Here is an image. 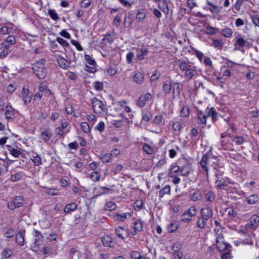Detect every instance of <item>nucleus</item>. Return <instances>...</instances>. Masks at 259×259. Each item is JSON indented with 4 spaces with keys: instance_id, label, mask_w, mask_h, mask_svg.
I'll return each mask as SVG.
<instances>
[{
    "instance_id": "obj_4",
    "label": "nucleus",
    "mask_w": 259,
    "mask_h": 259,
    "mask_svg": "<svg viewBox=\"0 0 259 259\" xmlns=\"http://www.w3.org/2000/svg\"><path fill=\"white\" fill-rule=\"evenodd\" d=\"M201 219L207 221L213 215V210L211 207L205 206L201 208L200 210Z\"/></svg>"
},
{
    "instance_id": "obj_37",
    "label": "nucleus",
    "mask_w": 259,
    "mask_h": 259,
    "mask_svg": "<svg viewBox=\"0 0 259 259\" xmlns=\"http://www.w3.org/2000/svg\"><path fill=\"white\" fill-rule=\"evenodd\" d=\"M218 29L208 25L206 28V31L209 34H215L217 33Z\"/></svg>"
},
{
    "instance_id": "obj_17",
    "label": "nucleus",
    "mask_w": 259,
    "mask_h": 259,
    "mask_svg": "<svg viewBox=\"0 0 259 259\" xmlns=\"http://www.w3.org/2000/svg\"><path fill=\"white\" fill-rule=\"evenodd\" d=\"M172 89L171 81L170 80H166L163 83L162 87V90L165 94H168L170 92Z\"/></svg>"
},
{
    "instance_id": "obj_64",
    "label": "nucleus",
    "mask_w": 259,
    "mask_h": 259,
    "mask_svg": "<svg viewBox=\"0 0 259 259\" xmlns=\"http://www.w3.org/2000/svg\"><path fill=\"white\" fill-rule=\"evenodd\" d=\"M172 127L175 131H179L182 128V125L179 121H177L173 123Z\"/></svg>"
},
{
    "instance_id": "obj_58",
    "label": "nucleus",
    "mask_w": 259,
    "mask_h": 259,
    "mask_svg": "<svg viewBox=\"0 0 259 259\" xmlns=\"http://www.w3.org/2000/svg\"><path fill=\"white\" fill-rule=\"evenodd\" d=\"M57 41L62 45L63 47H68L69 46V44L64 39L61 37H57L56 38Z\"/></svg>"
},
{
    "instance_id": "obj_1",
    "label": "nucleus",
    "mask_w": 259,
    "mask_h": 259,
    "mask_svg": "<svg viewBox=\"0 0 259 259\" xmlns=\"http://www.w3.org/2000/svg\"><path fill=\"white\" fill-rule=\"evenodd\" d=\"M23 204V198L21 196H16L12 201L9 202L7 206L9 209L14 210L22 206Z\"/></svg>"
},
{
    "instance_id": "obj_63",
    "label": "nucleus",
    "mask_w": 259,
    "mask_h": 259,
    "mask_svg": "<svg viewBox=\"0 0 259 259\" xmlns=\"http://www.w3.org/2000/svg\"><path fill=\"white\" fill-rule=\"evenodd\" d=\"M10 153L15 157H18L21 154V152L14 148H11L9 149Z\"/></svg>"
},
{
    "instance_id": "obj_13",
    "label": "nucleus",
    "mask_w": 259,
    "mask_h": 259,
    "mask_svg": "<svg viewBox=\"0 0 259 259\" xmlns=\"http://www.w3.org/2000/svg\"><path fill=\"white\" fill-rule=\"evenodd\" d=\"M101 240L103 245L105 247H113V245H112V239L109 235L104 236L101 238Z\"/></svg>"
},
{
    "instance_id": "obj_44",
    "label": "nucleus",
    "mask_w": 259,
    "mask_h": 259,
    "mask_svg": "<svg viewBox=\"0 0 259 259\" xmlns=\"http://www.w3.org/2000/svg\"><path fill=\"white\" fill-rule=\"evenodd\" d=\"M13 254V250L10 248L4 250L2 254L4 258H9Z\"/></svg>"
},
{
    "instance_id": "obj_27",
    "label": "nucleus",
    "mask_w": 259,
    "mask_h": 259,
    "mask_svg": "<svg viewBox=\"0 0 259 259\" xmlns=\"http://www.w3.org/2000/svg\"><path fill=\"white\" fill-rule=\"evenodd\" d=\"M146 17V13L144 10L142 11H139L136 14V19L139 22H142L144 20Z\"/></svg>"
},
{
    "instance_id": "obj_12",
    "label": "nucleus",
    "mask_w": 259,
    "mask_h": 259,
    "mask_svg": "<svg viewBox=\"0 0 259 259\" xmlns=\"http://www.w3.org/2000/svg\"><path fill=\"white\" fill-rule=\"evenodd\" d=\"M52 137V133L49 128L45 129L40 134V138L45 142L49 141Z\"/></svg>"
},
{
    "instance_id": "obj_22",
    "label": "nucleus",
    "mask_w": 259,
    "mask_h": 259,
    "mask_svg": "<svg viewBox=\"0 0 259 259\" xmlns=\"http://www.w3.org/2000/svg\"><path fill=\"white\" fill-rule=\"evenodd\" d=\"M116 234L118 236V238H120L122 239H124L125 238V237H124L123 235L125 234H127V232L121 227H118L115 229Z\"/></svg>"
},
{
    "instance_id": "obj_8",
    "label": "nucleus",
    "mask_w": 259,
    "mask_h": 259,
    "mask_svg": "<svg viewBox=\"0 0 259 259\" xmlns=\"http://www.w3.org/2000/svg\"><path fill=\"white\" fill-rule=\"evenodd\" d=\"M25 233L24 230H20L15 236V240L17 244L20 246H23L25 244Z\"/></svg>"
},
{
    "instance_id": "obj_43",
    "label": "nucleus",
    "mask_w": 259,
    "mask_h": 259,
    "mask_svg": "<svg viewBox=\"0 0 259 259\" xmlns=\"http://www.w3.org/2000/svg\"><path fill=\"white\" fill-rule=\"evenodd\" d=\"M223 45V41L221 39H214L211 44L212 46L219 49H221Z\"/></svg>"
},
{
    "instance_id": "obj_14",
    "label": "nucleus",
    "mask_w": 259,
    "mask_h": 259,
    "mask_svg": "<svg viewBox=\"0 0 259 259\" xmlns=\"http://www.w3.org/2000/svg\"><path fill=\"white\" fill-rule=\"evenodd\" d=\"M219 237H218L216 239V242L217 245V248L220 251H224L227 249L229 247H231V245L227 242L222 241V242L219 243Z\"/></svg>"
},
{
    "instance_id": "obj_50",
    "label": "nucleus",
    "mask_w": 259,
    "mask_h": 259,
    "mask_svg": "<svg viewBox=\"0 0 259 259\" xmlns=\"http://www.w3.org/2000/svg\"><path fill=\"white\" fill-rule=\"evenodd\" d=\"M122 14H118L114 18L113 21V24L116 27H119L121 21V17Z\"/></svg>"
},
{
    "instance_id": "obj_20",
    "label": "nucleus",
    "mask_w": 259,
    "mask_h": 259,
    "mask_svg": "<svg viewBox=\"0 0 259 259\" xmlns=\"http://www.w3.org/2000/svg\"><path fill=\"white\" fill-rule=\"evenodd\" d=\"M34 233L33 235L35 237L34 243L36 245H38L40 244L38 243V242L41 241L44 237L42 234L36 230H34Z\"/></svg>"
},
{
    "instance_id": "obj_60",
    "label": "nucleus",
    "mask_w": 259,
    "mask_h": 259,
    "mask_svg": "<svg viewBox=\"0 0 259 259\" xmlns=\"http://www.w3.org/2000/svg\"><path fill=\"white\" fill-rule=\"evenodd\" d=\"M105 128V123L103 121H100L98 124L95 127V129L100 132L104 131Z\"/></svg>"
},
{
    "instance_id": "obj_42",
    "label": "nucleus",
    "mask_w": 259,
    "mask_h": 259,
    "mask_svg": "<svg viewBox=\"0 0 259 259\" xmlns=\"http://www.w3.org/2000/svg\"><path fill=\"white\" fill-rule=\"evenodd\" d=\"M100 159L104 163H108L111 162V160H112V158L110 157L109 154H105L102 155L100 157Z\"/></svg>"
},
{
    "instance_id": "obj_48",
    "label": "nucleus",
    "mask_w": 259,
    "mask_h": 259,
    "mask_svg": "<svg viewBox=\"0 0 259 259\" xmlns=\"http://www.w3.org/2000/svg\"><path fill=\"white\" fill-rule=\"evenodd\" d=\"M15 234L14 230L12 228H9L8 230L5 233L4 236L6 238H11L13 237Z\"/></svg>"
},
{
    "instance_id": "obj_54",
    "label": "nucleus",
    "mask_w": 259,
    "mask_h": 259,
    "mask_svg": "<svg viewBox=\"0 0 259 259\" xmlns=\"http://www.w3.org/2000/svg\"><path fill=\"white\" fill-rule=\"evenodd\" d=\"M207 4L208 5L211 7V8H209V10L211 12V13H217L219 12V8L217 6L213 5L212 3L209 1H207Z\"/></svg>"
},
{
    "instance_id": "obj_41",
    "label": "nucleus",
    "mask_w": 259,
    "mask_h": 259,
    "mask_svg": "<svg viewBox=\"0 0 259 259\" xmlns=\"http://www.w3.org/2000/svg\"><path fill=\"white\" fill-rule=\"evenodd\" d=\"M191 67V66L187 64L185 61H182L179 64L180 69L182 71H186Z\"/></svg>"
},
{
    "instance_id": "obj_52",
    "label": "nucleus",
    "mask_w": 259,
    "mask_h": 259,
    "mask_svg": "<svg viewBox=\"0 0 259 259\" xmlns=\"http://www.w3.org/2000/svg\"><path fill=\"white\" fill-rule=\"evenodd\" d=\"M198 118L200 120V123L204 124L206 123L205 113L202 110H199Z\"/></svg>"
},
{
    "instance_id": "obj_51",
    "label": "nucleus",
    "mask_w": 259,
    "mask_h": 259,
    "mask_svg": "<svg viewBox=\"0 0 259 259\" xmlns=\"http://www.w3.org/2000/svg\"><path fill=\"white\" fill-rule=\"evenodd\" d=\"M181 220L182 222L188 223L191 221L192 217L187 214V213H184L181 217Z\"/></svg>"
},
{
    "instance_id": "obj_15",
    "label": "nucleus",
    "mask_w": 259,
    "mask_h": 259,
    "mask_svg": "<svg viewBox=\"0 0 259 259\" xmlns=\"http://www.w3.org/2000/svg\"><path fill=\"white\" fill-rule=\"evenodd\" d=\"M31 160L33 162L34 165L38 166L41 164V158L40 155L36 153H32L31 155Z\"/></svg>"
},
{
    "instance_id": "obj_16",
    "label": "nucleus",
    "mask_w": 259,
    "mask_h": 259,
    "mask_svg": "<svg viewBox=\"0 0 259 259\" xmlns=\"http://www.w3.org/2000/svg\"><path fill=\"white\" fill-rule=\"evenodd\" d=\"M133 79L137 84H140L144 81V75L141 72H137L134 74Z\"/></svg>"
},
{
    "instance_id": "obj_46",
    "label": "nucleus",
    "mask_w": 259,
    "mask_h": 259,
    "mask_svg": "<svg viewBox=\"0 0 259 259\" xmlns=\"http://www.w3.org/2000/svg\"><path fill=\"white\" fill-rule=\"evenodd\" d=\"M85 59L87 62L91 65V66H96V62L94 59H93L90 55H85L84 56Z\"/></svg>"
},
{
    "instance_id": "obj_19",
    "label": "nucleus",
    "mask_w": 259,
    "mask_h": 259,
    "mask_svg": "<svg viewBox=\"0 0 259 259\" xmlns=\"http://www.w3.org/2000/svg\"><path fill=\"white\" fill-rule=\"evenodd\" d=\"M77 204L74 203H70L66 205L64 208V212L65 213H70L71 211L76 209Z\"/></svg>"
},
{
    "instance_id": "obj_21",
    "label": "nucleus",
    "mask_w": 259,
    "mask_h": 259,
    "mask_svg": "<svg viewBox=\"0 0 259 259\" xmlns=\"http://www.w3.org/2000/svg\"><path fill=\"white\" fill-rule=\"evenodd\" d=\"M131 213L128 212L123 213H116L115 217L116 219L118 221H124L126 219H128L131 217Z\"/></svg>"
},
{
    "instance_id": "obj_33",
    "label": "nucleus",
    "mask_w": 259,
    "mask_h": 259,
    "mask_svg": "<svg viewBox=\"0 0 259 259\" xmlns=\"http://www.w3.org/2000/svg\"><path fill=\"white\" fill-rule=\"evenodd\" d=\"M116 207V204L112 201L108 202L105 205V209L107 210H114Z\"/></svg>"
},
{
    "instance_id": "obj_25",
    "label": "nucleus",
    "mask_w": 259,
    "mask_h": 259,
    "mask_svg": "<svg viewBox=\"0 0 259 259\" xmlns=\"http://www.w3.org/2000/svg\"><path fill=\"white\" fill-rule=\"evenodd\" d=\"M259 200L258 196L256 195H251L247 197V202L250 204H254Z\"/></svg>"
},
{
    "instance_id": "obj_5",
    "label": "nucleus",
    "mask_w": 259,
    "mask_h": 259,
    "mask_svg": "<svg viewBox=\"0 0 259 259\" xmlns=\"http://www.w3.org/2000/svg\"><path fill=\"white\" fill-rule=\"evenodd\" d=\"M92 104L94 110L96 109L98 111H100V110L104 111L105 110V106L103 102L96 97L92 99Z\"/></svg>"
},
{
    "instance_id": "obj_40",
    "label": "nucleus",
    "mask_w": 259,
    "mask_h": 259,
    "mask_svg": "<svg viewBox=\"0 0 259 259\" xmlns=\"http://www.w3.org/2000/svg\"><path fill=\"white\" fill-rule=\"evenodd\" d=\"M58 62L60 67L65 69L67 67V61L63 58H60L58 60Z\"/></svg>"
},
{
    "instance_id": "obj_24",
    "label": "nucleus",
    "mask_w": 259,
    "mask_h": 259,
    "mask_svg": "<svg viewBox=\"0 0 259 259\" xmlns=\"http://www.w3.org/2000/svg\"><path fill=\"white\" fill-rule=\"evenodd\" d=\"M196 70L192 66L185 71V76L188 79H191L194 75Z\"/></svg>"
},
{
    "instance_id": "obj_18",
    "label": "nucleus",
    "mask_w": 259,
    "mask_h": 259,
    "mask_svg": "<svg viewBox=\"0 0 259 259\" xmlns=\"http://www.w3.org/2000/svg\"><path fill=\"white\" fill-rule=\"evenodd\" d=\"M158 7L164 13H168V8L167 2L165 0H161L159 2Z\"/></svg>"
},
{
    "instance_id": "obj_28",
    "label": "nucleus",
    "mask_w": 259,
    "mask_h": 259,
    "mask_svg": "<svg viewBox=\"0 0 259 259\" xmlns=\"http://www.w3.org/2000/svg\"><path fill=\"white\" fill-rule=\"evenodd\" d=\"M172 93L174 96L175 94L177 95H179L180 94V84L178 82H175L172 85Z\"/></svg>"
},
{
    "instance_id": "obj_61",
    "label": "nucleus",
    "mask_w": 259,
    "mask_h": 259,
    "mask_svg": "<svg viewBox=\"0 0 259 259\" xmlns=\"http://www.w3.org/2000/svg\"><path fill=\"white\" fill-rule=\"evenodd\" d=\"M55 133L56 135L59 136L61 138H63L64 137V132L61 127H56L55 128Z\"/></svg>"
},
{
    "instance_id": "obj_36",
    "label": "nucleus",
    "mask_w": 259,
    "mask_h": 259,
    "mask_svg": "<svg viewBox=\"0 0 259 259\" xmlns=\"http://www.w3.org/2000/svg\"><path fill=\"white\" fill-rule=\"evenodd\" d=\"M48 14L50 17L54 20L57 21L59 19L58 14L56 12L55 10L50 9L48 11Z\"/></svg>"
},
{
    "instance_id": "obj_53",
    "label": "nucleus",
    "mask_w": 259,
    "mask_h": 259,
    "mask_svg": "<svg viewBox=\"0 0 259 259\" xmlns=\"http://www.w3.org/2000/svg\"><path fill=\"white\" fill-rule=\"evenodd\" d=\"M183 256L182 252L177 251V250H174L172 255V259H181Z\"/></svg>"
},
{
    "instance_id": "obj_3",
    "label": "nucleus",
    "mask_w": 259,
    "mask_h": 259,
    "mask_svg": "<svg viewBox=\"0 0 259 259\" xmlns=\"http://www.w3.org/2000/svg\"><path fill=\"white\" fill-rule=\"evenodd\" d=\"M32 70L35 75L40 79L45 78L47 75V71L44 67L33 65Z\"/></svg>"
},
{
    "instance_id": "obj_35",
    "label": "nucleus",
    "mask_w": 259,
    "mask_h": 259,
    "mask_svg": "<svg viewBox=\"0 0 259 259\" xmlns=\"http://www.w3.org/2000/svg\"><path fill=\"white\" fill-rule=\"evenodd\" d=\"M22 172H18L17 174L12 175L10 180L12 182H16L20 180L22 178Z\"/></svg>"
},
{
    "instance_id": "obj_34",
    "label": "nucleus",
    "mask_w": 259,
    "mask_h": 259,
    "mask_svg": "<svg viewBox=\"0 0 259 259\" xmlns=\"http://www.w3.org/2000/svg\"><path fill=\"white\" fill-rule=\"evenodd\" d=\"M181 170L180 166H174L170 168V170L169 172V177H174V176H176V174L179 172Z\"/></svg>"
},
{
    "instance_id": "obj_49",
    "label": "nucleus",
    "mask_w": 259,
    "mask_h": 259,
    "mask_svg": "<svg viewBox=\"0 0 259 259\" xmlns=\"http://www.w3.org/2000/svg\"><path fill=\"white\" fill-rule=\"evenodd\" d=\"M81 128L82 131L85 133H88L90 131V126L88 122H82L80 124Z\"/></svg>"
},
{
    "instance_id": "obj_31",
    "label": "nucleus",
    "mask_w": 259,
    "mask_h": 259,
    "mask_svg": "<svg viewBox=\"0 0 259 259\" xmlns=\"http://www.w3.org/2000/svg\"><path fill=\"white\" fill-rule=\"evenodd\" d=\"M112 190L109 188L102 187L100 188V191L98 192V196L104 195L105 194L111 193Z\"/></svg>"
},
{
    "instance_id": "obj_6",
    "label": "nucleus",
    "mask_w": 259,
    "mask_h": 259,
    "mask_svg": "<svg viewBox=\"0 0 259 259\" xmlns=\"http://www.w3.org/2000/svg\"><path fill=\"white\" fill-rule=\"evenodd\" d=\"M236 41L234 44V50H240L242 53H244V50L241 49V48L246 46L247 41L241 37H236Z\"/></svg>"
},
{
    "instance_id": "obj_10",
    "label": "nucleus",
    "mask_w": 259,
    "mask_h": 259,
    "mask_svg": "<svg viewBox=\"0 0 259 259\" xmlns=\"http://www.w3.org/2000/svg\"><path fill=\"white\" fill-rule=\"evenodd\" d=\"M22 99L25 104L30 103L31 100L32 95H30L29 90L23 87L22 92Z\"/></svg>"
},
{
    "instance_id": "obj_30",
    "label": "nucleus",
    "mask_w": 259,
    "mask_h": 259,
    "mask_svg": "<svg viewBox=\"0 0 259 259\" xmlns=\"http://www.w3.org/2000/svg\"><path fill=\"white\" fill-rule=\"evenodd\" d=\"M102 43L106 44L107 43H111L113 41V39L110 33H106L102 39Z\"/></svg>"
},
{
    "instance_id": "obj_7",
    "label": "nucleus",
    "mask_w": 259,
    "mask_h": 259,
    "mask_svg": "<svg viewBox=\"0 0 259 259\" xmlns=\"http://www.w3.org/2000/svg\"><path fill=\"white\" fill-rule=\"evenodd\" d=\"M148 52V49L145 47L137 48L136 51V58L137 60L138 61H142L144 60L145 59V56L147 55Z\"/></svg>"
},
{
    "instance_id": "obj_23",
    "label": "nucleus",
    "mask_w": 259,
    "mask_h": 259,
    "mask_svg": "<svg viewBox=\"0 0 259 259\" xmlns=\"http://www.w3.org/2000/svg\"><path fill=\"white\" fill-rule=\"evenodd\" d=\"M170 193V187L169 185H166L163 188L160 190L159 192V197L162 198L165 194H169Z\"/></svg>"
},
{
    "instance_id": "obj_11",
    "label": "nucleus",
    "mask_w": 259,
    "mask_h": 259,
    "mask_svg": "<svg viewBox=\"0 0 259 259\" xmlns=\"http://www.w3.org/2000/svg\"><path fill=\"white\" fill-rule=\"evenodd\" d=\"M143 224L141 220H136L134 223V230L132 232L133 235H136L138 232L142 231L143 230Z\"/></svg>"
},
{
    "instance_id": "obj_59",
    "label": "nucleus",
    "mask_w": 259,
    "mask_h": 259,
    "mask_svg": "<svg viewBox=\"0 0 259 259\" xmlns=\"http://www.w3.org/2000/svg\"><path fill=\"white\" fill-rule=\"evenodd\" d=\"M233 141L237 145H241L243 143L244 139L241 136H236L234 138Z\"/></svg>"
},
{
    "instance_id": "obj_47",
    "label": "nucleus",
    "mask_w": 259,
    "mask_h": 259,
    "mask_svg": "<svg viewBox=\"0 0 259 259\" xmlns=\"http://www.w3.org/2000/svg\"><path fill=\"white\" fill-rule=\"evenodd\" d=\"M211 120L213 123H214L218 120V113L213 107H211Z\"/></svg>"
},
{
    "instance_id": "obj_56",
    "label": "nucleus",
    "mask_w": 259,
    "mask_h": 259,
    "mask_svg": "<svg viewBox=\"0 0 259 259\" xmlns=\"http://www.w3.org/2000/svg\"><path fill=\"white\" fill-rule=\"evenodd\" d=\"M143 149L148 154H151L153 153V149L148 144H145L143 146Z\"/></svg>"
},
{
    "instance_id": "obj_32",
    "label": "nucleus",
    "mask_w": 259,
    "mask_h": 259,
    "mask_svg": "<svg viewBox=\"0 0 259 259\" xmlns=\"http://www.w3.org/2000/svg\"><path fill=\"white\" fill-rule=\"evenodd\" d=\"M215 197V194L212 191H209L205 194V198L206 200L211 202L214 200Z\"/></svg>"
},
{
    "instance_id": "obj_55",
    "label": "nucleus",
    "mask_w": 259,
    "mask_h": 259,
    "mask_svg": "<svg viewBox=\"0 0 259 259\" xmlns=\"http://www.w3.org/2000/svg\"><path fill=\"white\" fill-rule=\"evenodd\" d=\"M189 114V110L188 107L184 106L181 111V115L183 117H187Z\"/></svg>"
},
{
    "instance_id": "obj_39",
    "label": "nucleus",
    "mask_w": 259,
    "mask_h": 259,
    "mask_svg": "<svg viewBox=\"0 0 259 259\" xmlns=\"http://www.w3.org/2000/svg\"><path fill=\"white\" fill-rule=\"evenodd\" d=\"M190 167L188 165L183 166L181 169V172L182 176H187L190 172Z\"/></svg>"
},
{
    "instance_id": "obj_45",
    "label": "nucleus",
    "mask_w": 259,
    "mask_h": 259,
    "mask_svg": "<svg viewBox=\"0 0 259 259\" xmlns=\"http://www.w3.org/2000/svg\"><path fill=\"white\" fill-rule=\"evenodd\" d=\"M178 228V226L176 223H173L170 224L167 227V230L169 233L174 232L177 230Z\"/></svg>"
},
{
    "instance_id": "obj_9",
    "label": "nucleus",
    "mask_w": 259,
    "mask_h": 259,
    "mask_svg": "<svg viewBox=\"0 0 259 259\" xmlns=\"http://www.w3.org/2000/svg\"><path fill=\"white\" fill-rule=\"evenodd\" d=\"M209 151L207 152L205 154H204L201 158V160L200 162V165L203 169V170L207 172H208V168L207 166V163L208 160L209 156Z\"/></svg>"
},
{
    "instance_id": "obj_26",
    "label": "nucleus",
    "mask_w": 259,
    "mask_h": 259,
    "mask_svg": "<svg viewBox=\"0 0 259 259\" xmlns=\"http://www.w3.org/2000/svg\"><path fill=\"white\" fill-rule=\"evenodd\" d=\"M232 31L229 28L223 29L221 31V34L225 37H230L232 35Z\"/></svg>"
},
{
    "instance_id": "obj_38",
    "label": "nucleus",
    "mask_w": 259,
    "mask_h": 259,
    "mask_svg": "<svg viewBox=\"0 0 259 259\" xmlns=\"http://www.w3.org/2000/svg\"><path fill=\"white\" fill-rule=\"evenodd\" d=\"M206 221L202 219L201 217L199 218L196 223L197 226L200 229H203L206 224Z\"/></svg>"
},
{
    "instance_id": "obj_57",
    "label": "nucleus",
    "mask_w": 259,
    "mask_h": 259,
    "mask_svg": "<svg viewBox=\"0 0 259 259\" xmlns=\"http://www.w3.org/2000/svg\"><path fill=\"white\" fill-rule=\"evenodd\" d=\"M141 256V254L139 251H132L130 253V257L132 259H138Z\"/></svg>"
},
{
    "instance_id": "obj_29",
    "label": "nucleus",
    "mask_w": 259,
    "mask_h": 259,
    "mask_svg": "<svg viewBox=\"0 0 259 259\" xmlns=\"http://www.w3.org/2000/svg\"><path fill=\"white\" fill-rule=\"evenodd\" d=\"M16 41L15 37L13 35H10L3 42V44H9L13 45L16 43Z\"/></svg>"
},
{
    "instance_id": "obj_2",
    "label": "nucleus",
    "mask_w": 259,
    "mask_h": 259,
    "mask_svg": "<svg viewBox=\"0 0 259 259\" xmlns=\"http://www.w3.org/2000/svg\"><path fill=\"white\" fill-rule=\"evenodd\" d=\"M15 109L10 103H8L5 107V116L7 120H13L15 117Z\"/></svg>"
},
{
    "instance_id": "obj_62",
    "label": "nucleus",
    "mask_w": 259,
    "mask_h": 259,
    "mask_svg": "<svg viewBox=\"0 0 259 259\" xmlns=\"http://www.w3.org/2000/svg\"><path fill=\"white\" fill-rule=\"evenodd\" d=\"M90 177L94 182L99 181L100 178V176L98 175V173L96 171L92 172L91 174Z\"/></svg>"
}]
</instances>
